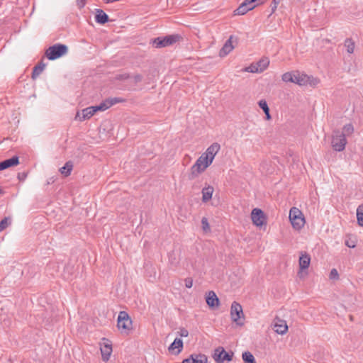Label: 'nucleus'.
Listing matches in <instances>:
<instances>
[{"instance_id":"obj_37","label":"nucleus","mask_w":363,"mask_h":363,"mask_svg":"<svg viewBox=\"0 0 363 363\" xmlns=\"http://www.w3.org/2000/svg\"><path fill=\"white\" fill-rule=\"evenodd\" d=\"M329 277L330 279H339V274L336 269H333L330 272Z\"/></svg>"},{"instance_id":"obj_38","label":"nucleus","mask_w":363,"mask_h":363,"mask_svg":"<svg viewBox=\"0 0 363 363\" xmlns=\"http://www.w3.org/2000/svg\"><path fill=\"white\" fill-rule=\"evenodd\" d=\"M281 0H273L271 5H270V7H271V14L273 13L277 8V6L278 4L280 3Z\"/></svg>"},{"instance_id":"obj_40","label":"nucleus","mask_w":363,"mask_h":363,"mask_svg":"<svg viewBox=\"0 0 363 363\" xmlns=\"http://www.w3.org/2000/svg\"><path fill=\"white\" fill-rule=\"evenodd\" d=\"M130 78V74L128 73L121 74L117 75L116 79L118 80H125Z\"/></svg>"},{"instance_id":"obj_22","label":"nucleus","mask_w":363,"mask_h":363,"mask_svg":"<svg viewBox=\"0 0 363 363\" xmlns=\"http://www.w3.org/2000/svg\"><path fill=\"white\" fill-rule=\"evenodd\" d=\"M3 170L11 167L17 166L19 164V157L16 155L1 162Z\"/></svg>"},{"instance_id":"obj_42","label":"nucleus","mask_w":363,"mask_h":363,"mask_svg":"<svg viewBox=\"0 0 363 363\" xmlns=\"http://www.w3.org/2000/svg\"><path fill=\"white\" fill-rule=\"evenodd\" d=\"M86 0H77L76 4L79 9H82L86 5Z\"/></svg>"},{"instance_id":"obj_16","label":"nucleus","mask_w":363,"mask_h":363,"mask_svg":"<svg viewBox=\"0 0 363 363\" xmlns=\"http://www.w3.org/2000/svg\"><path fill=\"white\" fill-rule=\"evenodd\" d=\"M206 302L211 309H215L218 307L220 300L213 291H209L206 296Z\"/></svg>"},{"instance_id":"obj_4","label":"nucleus","mask_w":363,"mask_h":363,"mask_svg":"<svg viewBox=\"0 0 363 363\" xmlns=\"http://www.w3.org/2000/svg\"><path fill=\"white\" fill-rule=\"evenodd\" d=\"M182 38V36L179 34L157 37L152 40V45L156 48H164L179 42Z\"/></svg>"},{"instance_id":"obj_5","label":"nucleus","mask_w":363,"mask_h":363,"mask_svg":"<svg viewBox=\"0 0 363 363\" xmlns=\"http://www.w3.org/2000/svg\"><path fill=\"white\" fill-rule=\"evenodd\" d=\"M293 76V82H291L300 86L309 84L312 86H315L319 82L318 79L312 76H308L306 74L300 72L299 71H294Z\"/></svg>"},{"instance_id":"obj_47","label":"nucleus","mask_w":363,"mask_h":363,"mask_svg":"<svg viewBox=\"0 0 363 363\" xmlns=\"http://www.w3.org/2000/svg\"><path fill=\"white\" fill-rule=\"evenodd\" d=\"M269 112H270V110H268V111L264 112L267 120H270L272 118V116H271Z\"/></svg>"},{"instance_id":"obj_23","label":"nucleus","mask_w":363,"mask_h":363,"mask_svg":"<svg viewBox=\"0 0 363 363\" xmlns=\"http://www.w3.org/2000/svg\"><path fill=\"white\" fill-rule=\"evenodd\" d=\"M214 191V188L212 186L208 185L203 188L202 193V201L206 203L212 199V195Z\"/></svg>"},{"instance_id":"obj_1","label":"nucleus","mask_w":363,"mask_h":363,"mask_svg":"<svg viewBox=\"0 0 363 363\" xmlns=\"http://www.w3.org/2000/svg\"><path fill=\"white\" fill-rule=\"evenodd\" d=\"M68 52V47L62 43H56L53 45L50 46L45 50V56L49 60H57L65 55H66Z\"/></svg>"},{"instance_id":"obj_13","label":"nucleus","mask_w":363,"mask_h":363,"mask_svg":"<svg viewBox=\"0 0 363 363\" xmlns=\"http://www.w3.org/2000/svg\"><path fill=\"white\" fill-rule=\"evenodd\" d=\"M100 350L103 361L107 362L112 353V343L108 339L103 338L100 343Z\"/></svg>"},{"instance_id":"obj_33","label":"nucleus","mask_w":363,"mask_h":363,"mask_svg":"<svg viewBox=\"0 0 363 363\" xmlns=\"http://www.w3.org/2000/svg\"><path fill=\"white\" fill-rule=\"evenodd\" d=\"M11 219L9 217H5L0 221V233L6 229L11 224Z\"/></svg>"},{"instance_id":"obj_44","label":"nucleus","mask_w":363,"mask_h":363,"mask_svg":"<svg viewBox=\"0 0 363 363\" xmlns=\"http://www.w3.org/2000/svg\"><path fill=\"white\" fill-rule=\"evenodd\" d=\"M184 282H185V286L186 288H191L192 286H193V280L191 278H186L184 279Z\"/></svg>"},{"instance_id":"obj_29","label":"nucleus","mask_w":363,"mask_h":363,"mask_svg":"<svg viewBox=\"0 0 363 363\" xmlns=\"http://www.w3.org/2000/svg\"><path fill=\"white\" fill-rule=\"evenodd\" d=\"M354 126L352 123L346 124L342 128V131L340 132V134H343L344 137L351 135L354 133Z\"/></svg>"},{"instance_id":"obj_6","label":"nucleus","mask_w":363,"mask_h":363,"mask_svg":"<svg viewBox=\"0 0 363 363\" xmlns=\"http://www.w3.org/2000/svg\"><path fill=\"white\" fill-rule=\"evenodd\" d=\"M230 317L232 320L238 325L242 326L244 325L245 316L242 308V306L236 301H233L231 304Z\"/></svg>"},{"instance_id":"obj_24","label":"nucleus","mask_w":363,"mask_h":363,"mask_svg":"<svg viewBox=\"0 0 363 363\" xmlns=\"http://www.w3.org/2000/svg\"><path fill=\"white\" fill-rule=\"evenodd\" d=\"M46 65L41 60L38 65H36L32 72L31 78L35 80L43 71Z\"/></svg>"},{"instance_id":"obj_19","label":"nucleus","mask_w":363,"mask_h":363,"mask_svg":"<svg viewBox=\"0 0 363 363\" xmlns=\"http://www.w3.org/2000/svg\"><path fill=\"white\" fill-rule=\"evenodd\" d=\"M95 21L101 25H104L105 23L110 21L109 16L100 9H95Z\"/></svg>"},{"instance_id":"obj_18","label":"nucleus","mask_w":363,"mask_h":363,"mask_svg":"<svg viewBox=\"0 0 363 363\" xmlns=\"http://www.w3.org/2000/svg\"><path fill=\"white\" fill-rule=\"evenodd\" d=\"M184 347L183 340L180 338H175V340L170 344L168 350L173 354H179Z\"/></svg>"},{"instance_id":"obj_14","label":"nucleus","mask_w":363,"mask_h":363,"mask_svg":"<svg viewBox=\"0 0 363 363\" xmlns=\"http://www.w3.org/2000/svg\"><path fill=\"white\" fill-rule=\"evenodd\" d=\"M234 40L235 42H238V38L234 37L233 35H230V38L225 41L223 48L220 50V57H222L226 56L233 50L234 46L233 45V43L234 42Z\"/></svg>"},{"instance_id":"obj_3","label":"nucleus","mask_w":363,"mask_h":363,"mask_svg":"<svg viewBox=\"0 0 363 363\" xmlns=\"http://www.w3.org/2000/svg\"><path fill=\"white\" fill-rule=\"evenodd\" d=\"M289 220L292 227L301 230L305 224V218L302 212L296 207H292L289 211Z\"/></svg>"},{"instance_id":"obj_10","label":"nucleus","mask_w":363,"mask_h":363,"mask_svg":"<svg viewBox=\"0 0 363 363\" xmlns=\"http://www.w3.org/2000/svg\"><path fill=\"white\" fill-rule=\"evenodd\" d=\"M207 167H206L205 160H202V157L200 156L196 161L195 164L190 169V173L189 174L188 176L189 179H194L201 173L204 172Z\"/></svg>"},{"instance_id":"obj_46","label":"nucleus","mask_w":363,"mask_h":363,"mask_svg":"<svg viewBox=\"0 0 363 363\" xmlns=\"http://www.w3.org/2000/svg\"><path fill=\"white\" fill-rule=\"evenodd\" d=\"M143 77L140 74H135L133 77L134 82L135 84L140 82L143 80Z\"/></svg>"},{"instance_id":"obj_11","label":"nucleus","mask_w":363,"mask_h":363,"mask_svg":"<svg viewBox=\"0 0 363 363\" xmlns=\"http://www.w3.org/2000/svg\"><path fill=\"white\" fill-rule=\"evenodd\" d=\"M125 100L121 97L107 98L103 101L100 104L92 106L95 112L104 111L109 108L111 106L118 104L124 102Z\"/></svg>"},{"instance_id":"obj_7","label":"nucleus","mask_w":363,"mask_h":363,"mask_svg":"<svg viewBox=\"0 0 363 363\" xmlns=\"http://www.w3.org/2000/svg\"><path fill=\"white\" fill-rule=\"evenodd\" d=\"M347 143L346 138L344 137L343 134H340V131L339 130H335L333 131L331 145L335 151L341 152L344 150Z\"/></svg>"},{"instance_id":"obj_20","label":"nucleus","mask_w":363,"mask_h":363,"mask_svg":"<svg viewBox=\"0 0 363 363\" xmlns=\"http://www.w3.org/2000/svg\"><path fill=\"white\" fill-rule=\"evenodd\" d=\"M96 113L93 106H89L84 108L82 111V115L79 113L77 114V117H79L80 121L90 118Z\"/></svg>"},{"instance_id":"obj_39","label":"nucleus","mask_w":363,"mask_h":363,"mask_svg":"<svg viewBox=\"0 0 363 363\" xmlns=\"http://www.w3.org/2000/svg\"><path fill=\"white\" fill-rule=\"evenodd\" d=\"M28 176V172H19L18 173V179L20 182L24 181Z\"/></svg>"},{"instance_id":"obj_36","label":"nucleus","mask_w":363,"mask_h":363,"mask_svg":"<svg viewBox=\"0 0 363 363\" xmlns=\"http://www.w3.org/2000/svg\"><path fill=\"white\" fill-rule=\"evenodd\" d=\"M258 105H259V108H260L261 109H262V111H263L264 112H265V111H267L269 110V106H268V104H267V101H266L264 99H262V100H260V101L258 102Z\"/></svg>"},{"instance_id":"obj_35","label":"nucleus","mask_w":363,"mask_h":363,"mask_svg":"<svg viewBox=\"0 0 363 363\" xmlns=\"http://www.w3.org/2000/svg\"><path fill=\"white\" fill-rule=\"evenodd\" d=\"M201 225H202V228L205 232H208L210 230L209 223H208V219L206 218H205V217L202 218Z\"/></svg>"},{"instance_id":"obj_32","label":"nucleus","mask_w":363,"mask_h":363,"mask_svg":"<svg viewBox=\"0 0 363 363\" xmlns=\"http://www.w3.org/2000/svg\"><path fill=\"white\" fill-rule=\"evenodd\" d=\"M266 0H245L243 3L248 4L250 6H254V9L264 3Z\"/></svg>"},{"instance_id":"obj_9","label":"nucleus","mask_w":363,"mask_h":363,"mask_svg":"<svg viewBox=\"0 0 363 363\" xmlns=\"http://www.w3.org/2000/svg\"><path fill=\"white\" fill-rule=\"evenodd\" d=\"M233 354L232 351L226 352L223 347H218L214 350L213 358L216 363H223L224 361L230 362Z\"/></svg>"},{"instance_id":"obj_34","label":"nucleus","mask_w":363,"mask_h":363,"mask_svg":"<svg viewBox=\"0 0 363 363\" xmlns=\"http://www.w3.org/2000/svg\"><path fill=\"white\" fill-rule=\"evenodd\" d=\"M294 72H288L282 74L281 79L285 82H293Z\"/></svg>"},{"instance_id":"obj_48","label":"nucleus","mask_w":363,"mask_h":363,"mask_svg":"<svg viewBox=\"0 0 363 363\" xmlns=\"http://www.w3.org/2000/svg\"><path fill=\"white\" fill-rule=\"evenodd\" d=\"M4 194V191H3V189L0 187V194Z\"/></svg>"},{"instance_id":"obj_27","label":"nucleus","mask_w":363,"mask_h":363,"mask_svg":"<svg viewBox=\"0 0 363 363\" xmlns=\"http://www.w3.org/2000/svg\"><path fill=\"white\" fill-rule=\"evenodd\" d=\"M257 65L259 69H255V71H258L259 72H263L269 65V60L267 57H263L260 59Z\"/></svg>"},{"instance_id":"obj_30","label":"nucleus","mask_w":363,"mask_h":363,"mask_svg":"<svg viewBox=\"0 0 363 363\" xmlns=\"http://www.w3.org/2000/svg\"><path fill=\"white\" fill-rule=\"evenodd\" d=\"M357 218L358 224L363 227V204L357 208Z\"/></svg>"},{"instance_id":"obj_41","label":"nucleus","mask_w":363,"mask_h":363,"mask_svg":"<svg viewBox=\"0 0 363 363\" xmlns=\"http://www.w3.org/2000/svg\"><path fill=\"white\" fill-rule=\"evenodd\" d=\"M178 333H179V336H181V337H188V335H189V331L186 329H185L184 328H180Z\"/></svg>"},{"instance_id":"obj_25","label":"nucleus","mask_w":363,"mask_h":363,"mask_svg":"<svg viewBox=\"0 0 363 363\" xmlns=\"http://www.w3.org/2000/svg\"><path fill=\"white\" fill-rule=\"evenodd\" d=\"M254 9V6H250L245 3H242L237 9L235 10V15H244L248 11Z\"/></svg>"},{"instance_id":"obj_8","label":"nucleus","mask_w":363,"mask_h":363,"mask_svg":"<svg viewBox=\"0 0 363 363\" xmlns=\"http://www.w3.org/2000/svg\"><path fill=\"white\" fill-rule=\"evenodd\" d=\"M220 148V145L218 143H214L211 145L206 152L201 155L202 160L206 162V167H209L212 164L213 160Z\"/></svg>"},{"instance_id":"obj_49","label":"nucleus","mask_w":363,"mask_h":363,"mask_svg":"<svg viewBox=\"0 0 363 363\" xmlns=\"http://www.w3.org/2000/svg\"><path fill=\"white\" fill-rule=\"evenodd\" d=\"M52 182H53V181H52V182L48 181V183H47V184L48 185V184H51Z\"/></svg>"},{"instance_id":"obj_12","label":"nucleus","mask_w":363,"mask_h":363,"mask_svg":"<svg viewBox=\"0 0 363 363\" xmlns=\"http://www.w3.org/2000/svg\"><path fill=\"white\" fill-rule=\"evenodd\" d=\"M251 218L254 225L262 227L267 223V216L260 208H255L251 212Z\"/></svg>"},{"instance_id":"obj_43","label":"nucleus","mask_w":363,"mask_h":363,"mask_svg":"<svg viewBox=\"0 0 363 363\" xmlns=\"http://www.w3.org/2000/svg\"><path fill=\"white\" fill-rule=\"evenodd\" d=\"M255 69H259V68H258V66H257V63H256V64H255V65H254V64H252L250 67H248L246 69V70H247V72H259L258 71H255Z\"/></svg>"},{"instance_id":"obj_45","label":"nucleus","mask_w":363,"mask_h":363,"mask_svg":"<svg viewBox=\"0 0 363 363\" xmlns=\"http://www.w3.org/2000/svg\"><path fill=\"white\" fill-rule=\"evenodd\" d=\"M345 245L350 248H354L356 246L355 242L350 240H345Z\"/></svg>"},{"instance_id":"obj_26","label":"nucleus","mask_w":363,"mask_h":363,"mask_svg":"<svg viewBox=\"0 0 363 363\" xmlns=\"http://www.w3.org/2000/svg\"><path fill=\"white\" fill-rule=\"evenodd\" d=\"M73 169V163L72 161L67 162L65 165L60 169V173L65 177L70 175L71 172Z\"/></svg>"},{"instance_id":"obj_15","label":"nucleus","mask_w":363,"mask_h":363,"mask_svg":"<svg viewBox=\"0 0 363 363\" xmlns=\"http://www.w3.org/2000/svg\"><path fill=\"white\" fill-rule=\"evenodd\" d=\"M182 363H208V358L203 354L193 353L188 358L183 359Z\"/></svg>"},{"instance_id":"obj_2","label":"nucleus","mask_w":363,"mask_h":363,"mask_svg":"<svg viewBox=\"0 0 363 363\" xmlns=\"http://www.w3.org/2000/svg\"><path fill=\"white\" fill-rule=\"evenodd\" d=\"M132 319L124 311H120L117 319V327L121 333L128 335L132 330Z\"/></svg>"},{"instance_id":"obj_28","label":"nucleus","mask_w":363,"mask_h":363,"mask_svg":"<svg viewBox=\"0 0 363 363\" xmlns=\"http://www.w3.org/2000/svg\"><path fill=\"white\" fill-rule=\"evenodd\" d=\"M242 358L244 363H257L255 357L249 351L244 352L242 354Z\"/></svg>"},{"instance_id":"obj_17","label":"nucleus","mask_w":363,"mask_h":363,"mask_svg":"<svg viewBox=\"0 0 363 363\" xmlns=\"http://www.w3.org/2000/svg\"><path fill=\"white\" fill-rule=\"evenodd\" d=\"M274 330L278 334H285L288 330V325L286 320L276 318L274 319Z\"/></svg>"},{"instance_id":"obj_21","label":"nucleus","mask_w":363,"mask_h":363,"mask_svg":"<svg viewBox=\"0 0 363 363\" xmlns=\"http://www.w3.org/2000/svg\"><path fill=\"white\" fill-rule=\"evenodd\" d=\"M299 267L301 270L306 269L309 267L311 263V257L306 252L301 253V255L299 257Z\"/></svg>"},{"instance_id":"obj_31","label":"nucleus","mask_w":363,"mask_h":363,"mask_svg":"<svg viewBox=\"0 0 363 363\" xmlns=\"http://www.w3.org/2000/svg\"><path fill=\"white\" fill-rule=\"evenodd\" d=\"M345 45L347 48V51L348 53L352 54L354 52V43L352 41L351 38H347L345 40Z\"/></svg>"}]
</instances>
